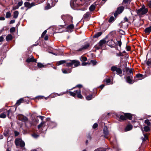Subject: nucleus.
Masks as SVG:
<instances>
[{"label": "nucleus", "mask_w": 151, "mask_h": 151, "mask_svg": "<svg viewBox=\"0 0 151 151\" xmlns=\"http://www.w3.org/2000/svg\"><path fill=\"white\" fill-rule=\"evenodd\" d=\"M107 45L106 41L104 39L102 40L94 46L96 50L102 49L104 50L106 48Z\"/></svg>", "instance_id": "nucleus-1"}, {"label": "nucleus", "mask_w": 151, "mask_h": 151, "mask_svg": "<svg viewBox=\"0 0 151 151\" xmlns=\"http://www.w3.org/2000/svg\"><path fill=\"white\" fill-rule=\"evenodd\" d=\"M148 12L147 9L143 5L140 8L137 10V13L139 17H142L143 15L147 13Z\"/></svg>", "instance_id": "nucleus-2"}, {"label": "nucleus", "mask_w": 151, "mask_h": 151, "mask_svg": "<svg viewBox=\"0 0 151 151\" xmlns=\"http://www.w3.org/2000/svg\"><path fill=\"white\" fill-rule=\"evenodd\" d=\"M80 65V62L77 60H73L70 61L69 63H66V66L68 67H70L71 69L77 67Z\"/></svg>", "instance_id": "nucleus-3"}, {"label": "nucleus", "mask_w": 151, "mask_h": 151, "mask_svg": "<svg viewBox=\"0 0 151 151\" xmlns=\"http://www.w3.org/2000/svg\"><path fill=\"white\" fill-rule=\"evenodd\" d=\"M61 18L66 24L70 23L72 22V17L70 15H63L62 16Z\"/></svg>", "instance_id": "nucleus-4"}, {"label": "nucleus", "mask_w": 151, "mask_h": 151, "mask_svg": "<svg viewBox=\"0 0 151 151\" xmlns=\"http://www.w3.org/2000/svg\"><path fill=\"white\" fill-rule=\"evenodd\" d=\"M69 93L70 95L73 97H75L76 95H77L78 98L82 99L83 98V96L81 94V91L79 89L73 92L69 91Z\"/></svg>", "instance_id": "nucleus-5"}, {"label": "nucleus", "mask_w": 151, "mask_h": 151, "mask_svg": "<svg viewBox=\"0 0 151 151\" xmlns=\"http://www.w3.org/2000/svg\"><path fill=\"white\" fill-rule=\"evenodd\" d=\"M54 1L55 0H48L47 1V6L45 7V9H48L50 8L51 7L54 6L57 2L58 0Z\"/></svg>", "instance_id": "nucleus-6"}, {"label": "nucleus", "mask_w": 151, "mask_h": 151, "mask_svg": "<svg viewBox=\"0 0 151 151\" xmlns=\"http://www.w3.org/2000/svg\"><path fill=\"white\" fill-rule=\"evenodd\" d=\"M15 143L16 146H20L23 149L24 148L25 143L21 139H16L15 140Z\"/></svg>", "instance_id": "nucleus-7"}, {"label": "nucleus", "mask_w": 151, "mask_h": 151, "mask_svg": "<svg viewBox=\"0 0 151 151\" xmlns=\"http://www.w3.org/2000/svg\"><path fill=\"white\" fill-rule=\"evenodd\" d=\"M132 118V114L129 113H125L124 115H121L120 116V119L122 120H125L127 119L131 120Z\"/></svg>", "instance_id": "nucleus-8"}, {"label": "nucleus", "mask_w": 151, "mask_h": 151, "mask_svg": "<svg viewBox=\"0 0 151 151\" xmlns=\"http://www.w3.org/2000/svg\"><path fill=\"white\" fill-rule=\"evenodd\" d=\"M11 110L9 109L8 110H6L4 112L2 113L0 115V117L4 118L6 117L7 115L9 118H10L9 114L11 113Z\"/></svg>", "instance_id": "nucleus-9"}, {"label": "nucleus", "mask_w": 151, "mask_h": 151, "mask_svg": "<svg viewBox=\"0 0 151 151\" xmlns=\"http://www.w3.org/2000/svg\"><path fill=\"white\" fill-rule=\"evenodd\" d=\"M111 70L112 71H116L118 74H120L122 73V71L120 68H118L116 66H112L111 68Z\"/></svg>", "instance_id": "nucleus-10"}, {"label": "nucleus", "mask_w": 151, "mask_h": 151, "mask_svg": "<svg viewBox=\"0 0 151 151\" xmlns=\"http://www.w3.org/2000/svg\"><path fill=\"white\" fill-rule=\"evenodd\" d=\"M24 7L27 8V9L26 10H27L28 9H29L32 6L36 5L35 3L34 2H32L31 3H30L28 2H26L24 3Z\"/></svg>", "instance_id": "nucleus-11"}, {"label": "nucleus", "mask_w": 151, "mask_h": 151, "mask_svg": "<svg viewBox=\"0 0 151 151\" xmlns=\"http://www.w3.org/2000/svg\"><path fill=\"white\" fill-rule=\"evenodd\" d=\"M124 9V7L123 6H120L117 8L116 12L114 13V15L116 17L118 14H120L123 11Z\"/></svg>", "instance_id": "nucleus-12"}, {"label": "nucleus", "mask_w": 151, "mask_h": 151, "mask_svg": "<svg viewBox=\"0 0 151 151\" xmlns=\"http://www.w3.org/2000/svg\"><path fill=\"white\" fill-rule=\"evenodd\" d=\"M104 134L105 138L108 139L109 136V132L107 127L105 126L103 129Z\"/></svg>", "instance_id": "nucleus-13"}, {"label": "nucleus", "mask_w": 151, "mask_h": 151, "mask_svg": "<svg viewBox=\"0 0 151 151\" xmlns=\"http://www.w3.org/2000/svg\"><path fill=\"white\" fill-rule=\"evenodd\" d=\"M79 0H71L70 1V4L71 6L75 7L78 6V2Z\"/></svg>", "instance_id": "nucleus-14"}, {"label": "nucleus", "mask_w": 151, "mask_h": 151, "mask_svg": "<svg viewBox=\"0 0 151 151\" xmlns=\"http://www.w3.org/2000/svg\"><path fill=\"white\" fill-rule=\"evenodd\" d=\"M19 119L22 122H26L27 121L28 119L27 117L22 115H19L18 116Z\"/></svg>", "instance_id": "nucleus-15"}, {"label": "nucleus", "mask_w": 151, "mask_h": 151, "mask_svg": "<svg viewBox=\"0 0 151 151\" xmlns=\"http://www.w3.org/2000/svg\"><path fill=\"white\" fill-rule=\"evenodd\" d=\"M71 68L70 67H68V68L62 69V72L64 74L69 73L71 72Z\"/></svg>", "instance_id": "nucleus-16"}, {"label": "nucleus", "mask_w": 151, "mask_h": 151, "mask_svg": "<svg viewBox=\"0 0 151 151\" xmlns=\"http://www.w3.org/2000/svg\"><path fill=\"white\" fill-rule=\"evenodd\" d=\"M127 74L129 76H131V77H132L133 75L132 69H129V68H125Z\"/></svg>", "instance_id": "nucleus-17"}, {"label": "nucleus", "mask_w": 151, "mask_h": 151, "mask_svg": "<svg viewBox=\"0 0 151 151\" xmlns=\"http://www.w3.org/2000/svg\"><path fill=\"white\" fill-rule=\"evenodd\" d=\"M89 46V45L88 44H86L83 45H82L81 48L77 50L78 51H82L83 50H85V49L88 48Z\"/></svg>", "instance_id": "nucleus-18"}, {"label": "nucleus", "mask_w": 151, "mask_h": 151, "mask_svg": "<svg viewBox=\"0 0 151 151\" xmlns=\"http://www.w3.org/2000/svg\"><path fill=\"white\" fill-rule=\"evenodd\" d=\"M36 61L37 60L34 59L32 56H31L30 58H28L26 60L27 62L28 63L31 62H36Z\"/></svg>", "instance_id": "nucleus-19"}, {"label": "nucleus", "mask_w": 151, "mask_h": 151, "mask_svg": "<svg viewBox=\"0 0 151 151\" xmlns=\"http://www.w3.org/2000/svg\"><path fill=\"white\" fill-rule=\"evenodd\" d=\"M66 27L68 32H71L73 29L74 26L73 24H70Z\"/></svg>", "instance_id": "nucleus-20"}, {"label": "nucleus", "mask_w": 151, "mask_h": 151, "mask_svg": "<svg viewBox=\"0 0 151 151\" xmlns=\"http://www.w3.org/2000/svg\"><path fill=\"white\" fill-rule=\"evenodd\" d=\"M91 15V12H88L84 15L83 18L84 19H87L90 17Z\"/></svg>", "instance_id": "nucleus-21"}, {"label": "nucleus", "mask_w": 151, "mask_h": 151, "mask_svg": "<svg viewBox=\"0 0 151 151\" xmlns=\"http://www.w3.org/2000/svg\"><path fill=\"white\" fill-rule=\"evenodd\" d=\"M144 32L147 35L149 34L151 32V26L145 28Z\"/></svg>", "instance_id": "nucleus-22"}, {"label": "nucleus", "mask_w": 151, "mask_h": 151, "mask_svg": "<svg viewBox=\"0 0 151 151\" xmlns=\"http://www.w3.org/2000/svg\"><path fill=\"white\" fill-rule=\"evenodd\" d=\"M112 139V137L110 138L109 139V140L111 142V144L113 145L114 147V145H116V139L115 138L114 139V140H113Z\"/></svg>", "instance_id": "nucleus-23"}, {"label": "nucleus", "mask_w": 151, "mask_h": 151, "mask_svg": "<svg viewBox=\"0 0 151 151\" xmlns=\"http://www.w3.org/2000/svg\"><path fill=\"white\" fill-rule=\"evenodd\" d=\"M133 126L132 125H128L125 128V130L126 131H127L131 130Z\"/></svg>", "instance_id": "nucleus-24"}, {"label": "nucleus", "mask_w": 151, "mask_h": 151, "mask_svg": "<svg viewBox=\"0 0 151 151\" xmlns=\"http://www.w3.org/2000/svg\"><path fill=\"white\" fill-rule=\"evenodd\" d=\"M102 34V32H98L94 35L93 37L94 38H98Z\"/></svg>", "instance_id": "nucleus-25"}, {"label": "nucleus", "mask_w": 151, "mask_h": 151, "mask_svg": "<svg viewBox=\"0 0 151 151\" xmlns=\"http://www.w3.org/2000/svg\"><path fill=\"white\" fill-rule=\"evenodd\" d=\"M24 101V99L23 98H21L19 99L18 100L16 103V105L19 106V105L21 103H22Z\"/></svg>", "instance_id": "nucleus-26"}, {"label": "nucleus", "mask_w": 151, "mask_h": 151, "mask_svg": "<svg viewBox=\"0 0 151 151\" xmlns=\"http://www.w3.org/2000/svg\"><path fill=\"white\" fill-rule=\"evenodd\" d=\"M13 15L14 18L15 19L17 18L19 15L18 11H14V12Z\"/></svg>", "instance_id": "nucleus-27"}, {"label": "nucleus", "mask_w": 151, "mask_h": 151, "mask_svg": "<svg viewBox=\"0 0 151 151\" xmlns=\"http://www.w3.org/2000/svg\"><path fill=\"white\" fill-rule=\"evenodd\" d=\"M132 78V77H131L130 76H128L127 77L126 79L127 82L130 83H131L132 81L131 79Z\"/></svg>", "instance_id": "nucleus-28"}, {"label": "nucleus", "mask_w": 151, "mask_h": 151, "mask_svg": "<svg viewBox=\"0 0 151 151\" xmlns=\"http://www.w3.org/2000/svg\"><path fill=\"white\" fill-rule=\"evenodd\" d=\"M12 39V37L11 34H9L6 37V40L7 41L11 40Z\"/></svg>", "instance_id": "nucleus-29"}, {"label": "nucleus", "mask_w": 151, "mask_h": 151, "mask_svg": "<svg viewBox=\"0 0 151 151\" xmlns=\"http://www.w3.org/2000/svg\"><path fill=\"white\" fill-rule=\"evenodd\" d=\"M66 62L65 60H60L57 62V65H60Z\"/></svg>", "instance_id": "nucleus-30"}, {"label": "nucleus", "mask_w": 151, "mask_h": 151, "mask_svg": "<svg viewBox=\"0 0 151 151\" xmlns=\"http://www.w3.org/2000/svg\"><path fill=\"white\" fill-rule=\"evenodd\" d=\"M93 98V95L92 94H90L88 96H86V99L87 100H91Z\"/></svg>", "instance_id": "nucleus-31"}, {"label": "nucleus", "mask_w": 151, "mask_h": 151, "mask_svg": "<svg viewBox=\"0 0 151 151\" xmlns=\"http://www.w3.org/2000/svg\"><path fill=\"white\" fill-rule=\"evenodd\" d=\"M37 65L39 68H44L46 66V65H44L42 63H37Z\"/></svg>", "instance_id": "nucleus-32"}, {"label": "nucleus", "mask_w": 151, "mask_h": 151, "mask_svg": "<svg viewBox=\"0 0 151 151\" xmlns=\"http://www.w3.org/2000/svg\"><path fill=\"white\" fill-rule=\"evenodd\" d=\"M95 7L94 5H92L89 8V10L91 11H93L95 9Z\"/></svg>", "instance_id": "nucleus-33"}, {"label": "nucleus", "mask_w": 151, "mask_h": 151, "mask_svg": "<svg viewBox=\"0 0 151 151\" xmlns=\"http://www.w3.org/2000/svg\"><path fill=\"white\" fill-rule=\"evenodd\" d=\"M80 59L81 61L83 62L86 61L87 60V58L85 57L82 56L80 58Z\"/></svg>", "instance_id": "nucleus-34"}, {"label": "nucleus", "mask_w": 151, "mask_h": 151, "mask_svg": "<svg viewBox=\"0 0 151 151\" xmlns=\"http://www.w3.org/2000/svg\"><path fill=\"white\" fill-rule=\"evenodd\" d=\"M149 126H145L144 127V130L145 132H147L149 131L150 129Z\"/></svg>", "instance_id": "nucleus-35"}, {"label": "nucleus", "mask_w": 151, "mask_h": 151, "mask_svg": "<svg viewBox=\"0 0 151 151\" xmlns=\"http://www.w3.org/2000/svg\"><path fill=\"white\" fill-rule=\"evenodd\" d=\"M145 123L147 124V126H150L151 125V123L148 119H146L145 120Z\"/></svg>", "instance_id": "nucleus-36"}, {"label": "nucleus", "mask_w": 151, "mask_h": 151, "mask_svg": "<svg viewBox=\"0 0 151 151\" xmlns=\"http://www.w3.org/2000/svg\"><path fill=\"white\" fill-rule=\"evenodd\" d=\"M11 14L9 12H7L6 14V18H9L11 16Z\"/></svg>", "instance_id": "nucleus-37"}, {"label": "nucleus", "mask_w": 151, "mask_h": 151, "mask_svg": "<svg viewBox=\"0 0 151 151\" xmlns=\"http://www.w3.org/2000/svg\"><path fill=\"white\" fill-rule=\"evenodd\" d=\"M22 4L23 1L21 0L18 2L17 5L19 7V6H21L22 5Z\"/></svg>", "instance_id": "nucleus-38"}, {"label": "nucleus", "mask_w": 151, "mask_h": 151, "mask_svg": "<svg viewBox=\"0 0 151 151\" xmlns=\"http://www.w3.org/2000/svg\"><path fill=\"white\" fill-rule=\"evenodd\" d=\"M45 123L44 122H41L40 124H39L38 126V129H39L40 127H41Z\"/></svg>", "instance_id": "nucleus-39"}, {"label": "nucleus", "mask_w": 151, "mask_h": 151, "mask_svg": "<svg viewBox=\"0 0 151 151\" xmlns=\"http://www.w3.org/2000/svg\"><path fill=\"white\" fill-rule=\"evenodd\" d=\"M19 7L17 5L16 6H14L12 7V9L14 10L18 9Z\"/></svg>", "instance_id": "nucleus-40"}, {"label": "nucleus", "mask_w": 151, "mask_h": 151, "mask_svg": "<svg viewBox=\"0 0 151 151\" xmlns=\"http://www.w3.org/2000/svg\"><path fill=\"white\" fill-rule=\"evenodd\" d=\"M151 64V59H149L147 62V64L148 65H150Z\"/></svg>", "instance_id": "nucleus-41"}, {"label": "nucleus", "mask_w": 151, "mask_h": 151, "mask_svg": "<svg viewBox=\"0 0 151 151\" xmlns=\"http://www.w3.org/2000/svg\"><path fill=\"white\" fill-rule=\"evenodd\" d=\"M144 138L143 139V141H145L146 140H147L148 139V137L147 135H146V134H144Z\"/></svg>", "instance_id": "nucleus-42"}, {"label": "nucleus", "mask_w": 151, "mask_h": 151, "mask_svg": "<svg viewBox=\"0 0 151 151\" xmlns=\"http://www.w3.org/2000/svg\"><path fill=\"white\" fill-rule=\"evenodd\" d=\"M114 18L113 17V16L111 17H110L109 19V22H112L114 20Z\"/></svg>", "instance_id": "nucleus-43"}, {"label": "nucleus", "mask_w": 151, "mask_h": 151, "mask_svg": "<svg viewBox=\"0 0 151 151\" xmlns=\"http://www.w3.org/2000/svg\"><path fill=\"white\" fill-rule=\"evenodd\" d=\"M91 62L93 65H95L96 64V62L95 60H91Z\"/></svg>", "instance_id": "nucleus-44"}, {"label": "nucleus", "mask_w": 151, "mask_h": 151, "mask_svg": "<svg viewBox=\"0 0 151 151\" xmlns=\"http://www.w3.org/2000/svg\"><path fill=\"white\" fill-rule=\"evenodd\" d=\"M15 30V29L14 27L11 28L10 30V32H14Z\"/></svg>", "instance_id": "nucleus-45"}, {"label": "nucleus", "mask_w": 151, "mask_h": 151, "mask_svg": "<svg viewBox=\"0 0 151 151\" xmlns=\"http://www.w3.org/2000/svg\"><path fill=\"white\" fill-rule=\"evenodd\" d=\"M46 33H47V30H45V31H44V32L42 34L41 37H43L46 34Z\"/></svg>", "instance_id": "nucleus-46"}, {"label": "nucleus", "mask_w": 151, "mask_h": 151, "mask_svg": "<svg viewBox=\"0 0 151 151\" xmlns=\"http://www.w3.org/2000/svg\"><path fill=\"white\" fill-rule=\"evenodd\" d=\"M32 136L35 138H36L39 136V135L36 134H32Z\"/></svg>", "instance_id": "nucleus-47"}, {"label": "nucleus", "mask_w": 151, "mask_h": 151, "mask_svg": "<svg viewBox=\"0 0 151 151\" xmlns=\"http://www.w3.org/2000/svg\"><path fill=\"white\" fill-rule=\"evenodd\" d=\"M117 44L118 45L121 47V46L122 45V42L120 41H117Z\"/></svg>", "instance_id": "nucleus-48"}, {"label": "nucleus", "mask_w": 151, "mask_h": 151, "mask_svg": "<svg viewBox=\"0 0 151 151\" xmlns=\"http://www.w3.org/2000/svg\"><path fill=\"white\" fill-rule=\"evenodd\" d=\"M123 54L121 52H119V53L116 54V55L118 56H122Z\"/></svg>", "instance_id": "nucleus-49"}, {"label": "nucleus", "mask_w": 151, "mask_h": 151, "mask_svg": "<svg viewBox=\"0 0 151 151\" xmlns=\"http://www.w3.org/2000/svg\"><path fill=\"white\" fill-rule=\"evenodd\" d=\"M98 126V124L97 123H95L93 126V127L94 129L96 128Z\"/></svg>", "instance_id": "nucleus-50"}, {"label": "nucleus", "mask_w": 151, "mask_h": 151, "mask_svg": "<svg viewBox=\"0 0 151 151\" xmlns=\"http://www.w3.org/2000/svg\"><path fill=\"white\" fill-rule=\"evenodd\" d=\"M142 75L141 74H138L136 75V76L137 78H141L142 77Z\"/></svg>", "instance_id": "nucleus-51"}, {"label": "nucleus", "mask_w": 151, "mask_h": 151, "mask_svg": "<svg viewBox=\"0 0 151 151\" xmlns=\"http://www.w3.org/2000/svg\"><path fill=\"white\" fill-rule=\"evenodd\" d=\"M14 134H15V136H17L19 135V133L17 131H15L14 132Z\"/></svg>", "instance_id": "nucleus-52"}, {"label": "nucleus", "mask_w": 151, "mask_h": 151, "mask_svg": "<svg viewBox=\"0 0 151 151\" xmlns=\"http://www.w3.org/2000/svg\"><path fill=\"white\" fill-rule=\"evenodd\" d=\"M106 82L107 83H109L110 82V80L108 78L106 79Z\"/></svg>", "instance_id": "nucleus-53"}, {"label": "nucleus", "mask_w": 151, "mask_h": 151, "mask_svg": "<svg viewBox=\"0 0 151 151\" xmlns=\"http://www.w3.org/2000/svg\"><path fill=\"white\" fill-rule=\"evenodd\" d=\"M4 37L3 36H1L0 37V42H2L3 41Z\"/></svg>", "instance_id": "nucleus-54"}, {"label": "nucleus", "mask_w": 151, "mask_h": 151, "mask_svg": "<svg viewBox=\"0 0 151 151\" xmlns=\"http://www.w3.org/2000/svg\"><path fill=\"white\" fill-rule=\"evenodd\" d=\"M126 48L127 50L128 51H129L130 50V49H131V47L129 46H127L126 47Z\"/></svg>", "instance_id": "nucleus-55"}, {"label": "nucleus", "mask_w": 151, "mask_h": 151, "mask_svg": "<svg viewBox=\"0 0 151 151\" xmlns=\"http://www.w3.org/2000/svg\"><path fill=\"white\" fill-rule=\"evenodd\" d=\"M38 117L40 119L42 120L43 119V118L44 117L41 116H38Z\"/></svg>", "instance_id": "nucleus-56"}, {"label": "nucleus", "mask_w": 151, "mask_h": 151, "mask_svg": "<svg viewBox=\"0 0 151 151\" xmlns=\"http://www.w3.org/2000/svg\"><path fill=\"white\" fill-rule=\"evenodd\" d=\"M129 0H123V2L125 4H127L128 3Z\"/></svg>", "instance_id": "nucleus-57"}, {"label": "nucleus", "mask_w": 151, "mask_h": 151, "mask_svg": "<svg viewBox=\"0 0 151 151\" xmlns=\"http://www.w3.org/2000/svg\"><path fill=\"white\" fill-rule=\"evenodd\" d=\"M48 36L47 35H46L44 38V40H48Z\"/></svg>", "instance_id": "nucleus-58"}, {"label": "nucleus", "mask_w": 151, "mask_h": 151, "mask_svg": "<svg viewBox=\"0 0 151 151\" xmlns=\"http://www.w3.org/2000/svg\"><path fill=\"white\" fill-rule=\"evenodd\" d=\"M148 6L150 8H151V1L149 2Z\"/></svg>", "instance_id": "nucleus-59"}, {"label": "nucleus", "mask_w": 151, "mask_h": 151, "mask_svg": "<svg viewBox=\"0 0 151 151\" xmlns=\"http://www.w3.org/2000/svg\"><path fill=\"white\" fill-rule=\"evenodd\" d=\"M5 19V18L4 17H0V20H4Z\"/></svg>", "instance_id": "nucleus-60"}, {"label": "nucleus", "mask_w": 151, "mask_h": 151, "mask_svg": "<svg viewBox=\"0 0 151 151\" xmlns=\"http://www.w3.org/2000/svg\"><path fill=\"white\" fill-rule=\"evenodd\" d=\"M124 20L125 22H128V19L126 17H124Z\"/></svg>", "instance_id": "nucleus-61"}, {"label": "nucleus", "mask_w": 151, "mask_h": 151, "mask_svg": "<svg viewBox=\"0 0 151 151\" xmlns=\"http://www.w3.org/2000/svg\"><path fill=\"white\" fill-rule=\"evenodd\" d=\"M87 64H88V63H82L83 65H86Z\"/></svg>", "instance_id": "nucleus-62"}, {"label": "nucleus", "mask_w": 151, "mask_h": 151, "mask_svg": "<svg viewBox=\"0 0 151 151\" xmlns=\"http://www.w3.org/2000/svg\"><path fill=\"white\" fill-rule=\"evenodd\" d=\"M76 86L78 87L79 88H81L82 87V86L81 85L79 84L77 85Z\"/></svg>", "instance_id": "nucleus-63"}, {"label": "nucleus", "mask_w": 151, "mask_h": 151, "mask_svg": "<svg viewBox=\"0 0 151 151\" xmlns=\"http://www.w3.org/2000/svg\"><path fill=\"white\" fill-rule=\"evenodd\" d=\"M6 151H11L10 148V147H8L6 150Z\"/></svg>", "instance_id": "nucleus-64"}]
</instances>
